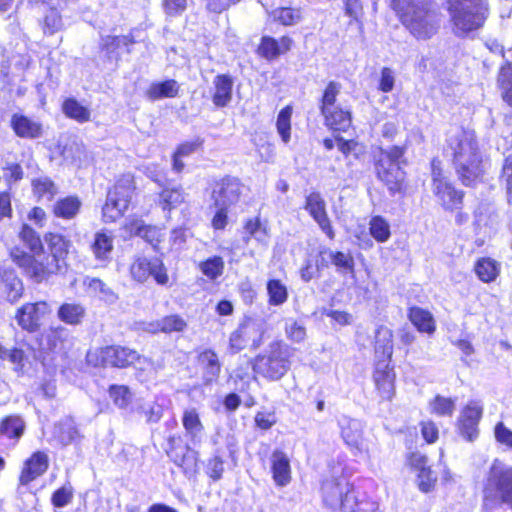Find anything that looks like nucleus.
I'll use <instances>...</instances> for the list:
<instances>
[{"instance_id": "25", "label": "nucleus", "mask_w": 512, "mask_h": 512, "mask_svg": "<svg viewBox=\"0 0 512 512\" xmlns=\"http://www.w3.org/2000/svg\"><path fill=\"white\" fill-rule=\"evenodd\" d=\"M375 357L377 362L389 363L393 354V333L386 326H379L375 332Z\"/></svg>"}, {"instance_id": "46", "label": "nucleus", "mask_w": 512, "mask_h": 512, "mask_svg": "<svg viewBox=\"0 0 512 512\" xmlns=\"http://www.w3.org/2000/svg\"><path fill=\"white\" fill-rule=\"evenodd\" d=\"M20 239L27 245V247L34 253L33 257L41 255L43 252V244L39 235L28 225H23L19 233Z\"/></svg>"}, {"instance_id": "35", "label": "nucleus", "mask_w": 512, "mask_h": 512, "mask_svg": "<svg viewBox=\"0 0 512 512\" xmlns=\"http://www.w3.org/2000/svg\"><path fill=\"white\" fill-rule=\"evenodd\" d=\"M199 362L205 369V379L207 382L216 380L221 371V365L217 354L212 350H205L199 355Z\"/></svg>"}, {"instance_id": "36", "label": "nucleus", "mask_w": 512, "mask_h": 512, "mask_svg": "<svg viewBox=\"0 0 512 512\" xmlns=\"http://www.w3.org/2000/svg\"><path fill=\"white\" fill-rule=\"evenodd\" d=\"M54 437L62 444L68 445L74 442L79 433L72 419H65L54 428Z\"/></svg>"}, {"instance_id": "10", "label": "nucleus", "mask_w": 512, "mask_h": 512, "mask_svg": "<svg viewBox=\"0 0 512 512\" xmlns=\"http://www.w3.org/2000/svg\"><path fill=\"white\" fill-rule=\"evenodd\" d=\"M51 311V306L46 301L25 303L16 310L15 320L23 330L32 333L40 328Z\"/></svg>"}, {"instance_id": "62", "label": "nucleus", "mask_w": 512, "mask_h": 512, "mask_svg": "<svg viewBox=\"0 0 512 512\" xmlns=\"http://www.w3.org/2000/svg\"><path fill=\"white\" fill-rule=\"evenodd\" d=\"M395 77L393 71L385 67L381 71V78L379 83V89L382 92H390L394 88Z\"/></svg>"}, {"instance_id": "45", "label": "nucleus", "mask_w": 512, "mask_h": 512, "mask_svg": "<svg viewBox=\"0 0 512 512\" xmlns=\"http://www.w3.org/2000/svg\"><path fill=\"white\" fill-rule=\"evenodd\" d=\"M84 283L91 292L97 294L102 300L108 303H114L117 300V295L102 280L87 278Z\"/></svg>"}, {"instance_id": "24", "label": "nucleus", "mask_w": 512, "mask_h": 512, "mask_svg": "<svg viewBox=\"0 0 512 512\" xmlns=\"http://www.w3.org/2000/svg\"><path fill=\"white\" fill-rule=\"evenodd\" d=\"M273 480L277 486L284 487L291 481L290 459L281 450L273 451L270 457Z\"/></svg>"}, {"instance_id": "53", "label": "nucleus", "mask_w": 512, "mask_h": 512, "mask_svg": "<svg viewBox=\"0 0 512 512\" xmlns=\"http://www.w3.org/2000/svg\"><path fill=\"white\" fill-rule=\"evenodd\" d=\"M200 270L210 279H216L224 270V261L221 257L215 256L200 263Z\"/></svg>"}, {"instance_id": "63", "label": "nucleus", "mask_w": 512, "mask_h": 512, "mask_svg": "<svg viewBox=\"0 0 512 512\" xmlns=\"http://www.w3.org/2000/svg\"><path fill=\"white\" fill-rule=\"evenodd\" d=\"M421 433L427 443H434L438 439V428L432 421H424L421 423Z\"/></svg>"}, {"instance_id": "26", "label": "nucleus", "mask_w": 512, "mask_h": 512, "mask_svg": "<svg viewBox=\"0 0 512 512\" xmlns=\"http://www.w3.org/2000/svg\"><path fill=\"white\" fill-rule=\"evenodd\" d=\"M411 465L417 470V483L422 492L431 491L436 483V476L427 466V458L421 454L414 453L411 456Z\"/></svg>"}, {"instance_id": "7", "label": "nucleus", "mask_w": 512, "mask_h": 512, "mask_svg": "<svg viewBox=\"0 0 512 512\" xmlns=\"http://www.w3.org/2000/svg\"><path fill=\"white\" fill-rule=\"evenodd\" d=\"M403 156V148L394 146L389 150H383L377 164V174L385 183L391 193L402 190L405 173L400 166Z\"/></svg>"}, {"instance_id": "59", "label": "nucleus", "mask_w": 512, "mask_h": 512, "mask_svg": "<svg viewBox=\"0 0 512 512\" xmlns=\"http://www.w3.org/2000/svg\"><path fill=\"white\" fill-rule=\"evenodd\" d=\"M224 472V462L221 457L214 456L207 463V474L214 481L219 480Z\"/></svg>"}, {"instance_id": "44", "label": "nucleus", "mask_w": 512, "mask_h": 512, "mask_svg": "<svg viewBox=\"0 0 512 512\" xmlns=\"http://www.w3.org/2000/svg\"><path fill=\"white\" fill-rule=\"evenodd\" d=\"M62 109L66 116L78 122H85L90 118V111L73 98L65 100Z\"/></svg>"}, {"instance_id": "34", "label": "nucleus", "mask_w": 512, "mask_h": 512, "mask_svg": "<svg viewBox=\"0 0 512 512\" xmlns=\"http://www.w3.org/2000/svg\"><path fill=\"white\" fill-rule=\"evenodd\" d=\"M244 229L246 233L244 241L246 243L250 238H253L265 246L268 244L270 238L268 226L267 224L262 223L258 217L249 219L246 222Z\"/></svg>"}, {"instance_id": "64", "label": "nucleus", "mask_w": 512, "mask_h": 512, "mask_svg": "<svg viewBox=\"0 0 512 512\" xmlns=\"http://www.w3.org/2000/svg\"><path fill=\"white\" fill-rule=\"evenodd\" d=\"M502 175L506 179L509 201L512 202V154L505 159Z\"/></svg>"}, {"instance_id": "1", "label": "nucleus", "mask_w": 512, "mask_h": 512, "mask_svg": "<svg viewBox=\"0 0 512 512\" xmlns=\"http://www.w3.org/2000/svg\"><path fill=\"white\" fill-rule=\"evenodd\" d=\"M44 240L48 246L49 255H44L42 252L41 255L32 257L24 252L12 253L14 261L37 282L66 267V258L71 247V241L58 233H46Z\"/></svg>"}, {"instance_id": "56", "label": "nucleus", "mask_w": 512, "mask_h": 512, "mask_svg": "<svg viewBox=\"0 0 512 512\" xmlns=\"http://www.w3.org/2000/svg\"><path fill=\"white\" fill-rule=\"evenodd\" d=\"M274 20L280 22L283 25H294L300 18V12L292 8H279L273 11Z\"/></svg>"}, {"instance_id": "39", "label": "nucleus", "mask_w": 512, "mask_h": 512, "mask_svg": "<svg viewBox=\"0 0 512 512\" xmlns=\"http://www.w3.org/2000/svg\"><path fill=\"white\" fill-rule=\"evenodd\" d=\"M340 90L341 85L335 81L329 82L328 85L326 86L320 106L321 113L324 116V118L331 119L330 110L333 108H337L335 106V102L338 94L340 93Z\"/></svg>"}, {"instance_id": "18", "label": "nucleus", "mask_w": 512, "mask_h": 512, "mask_svg": "<svg viewBox=\"0 0 512 512\" xmlns=\"http://www.w3.org/2000/svg\"><path fill=\"white\" fill-rule=\"evenodd\" d=\"M242 184L236 178H224L218 182L212 192L214 206L230 207L237 203L242 193Z\"/></svg>"}, {"instance_id": "22", "label": "nucleus", "mask_w": 512, "mask_h": 512, "mask_svg": "<svg viewBox=\"0 0 512 512\" xmlns=\"http://www.w3.org/2000/svg\"><path fill=\"white\" fill-rule=\"evenodd\" d=\"M49 466V459L45 452L37 451L28 458L22 469L19 480L23 485H27L46 472Z\"/></svg>"}, {"instance_id": "8", "label": "nucleus", "mask_w": 512, "mask_h": 512, "mask_svg": "<svg viewBox=\"0 0 512 512\" xmlns=\"http://www.w3.org/2000/svg\"><path fill=\"white\" fill-rule=\"evenodd\" d=\"M134 189V182L130 176H125L115 184L102 208L105 222H114L124 214L129 207Z\"/></svg>"}, {"instance_id": "19", "label": "nucleus", "mask_w": 512, "mask_h": 512, "mask_svg": "<svg viewBox=\"0 0 512 512\" xmlns=\"http://www.w3.org/2000/svg\"><path fill=\"white\" fill-rule=\"evenodd\" d=\"M395 372L389 363L376 362L373 380L378 395L383 400H391L395 394Z\"/></svg>"}, {"instance_id": "55", "label": "nucleus", "mask_w": 512, "mask_h": 512, "mask_svg": "<svg viewBox=\"0 0 512 512\" xmlns=\"http://www.w3.org/2000/svg\"><path fill=\"white\" fill-rule=\"evenodd\" d=\"M330 118H324L325 124L333 128L334 126H340V128L348 127L351 124V113L341 108H333L330 110Z\"/></svg>"}, {"instance_id": "48", "label": "nucleus", "mask_w": 512, "mask_h": 512, "mask_svg": "<svg viewBox=\"0 0 512 512\" xmlns=\"http://www.w3.org/2000/svg\"><path fill=\"white\" fill-rule=\"evenodd\" d=\"M109 396L113 403L120 409L128 407L132 401V393L124 385H112L109 388Z\"/></svg>"}, {"instance_id": "61", "label": "nucleus", "mask_w": 512, "mask_h": 512, "mask_svg": "<svg viewBox=\"0 0 512 512\" xmlns=\"http://www.w3.org/2000/svg\"><path fill=\"white\" fill-rule=\"evenodd\" d=\"M324 145L329 150L337 147L343 153H348L354 149L356 143L353 140H344L341 137H336L334 140L325 139Z\"/></svg>"}, {"instance_id": "52", "label": "nucleus", "mask_w": 512, "mask_h": 512, "mask_svg": "<svg viewBox=\"0 0 512 512\" xmlns=\"http://www.w3.org/2000/svg\"><path fill=\"white\" fill-rule=\"evenodd\" d=\"M4 286L9 302L14 303L21 298L24 288L22 281L18 277L12 274L7 275L4 280Z\"/></svg>"}, {"instance_id": "28", "label": "nucleus", "mask_w": 512, "mask_h": 512, "mask_svg": "<svg viewBox=\"0 0 512 512\" xmlns=\"http://www.w3.org/2000/svg\"><path fill=\"white\" fill-rule=\"evenodd\" d=\"M182 424L186 431V435L190 438V442L193 445L199 444L201 442L204 427L195 408L186 409L184 411Z\"/></svg>"}, {"instance_id": "40", "label": "nucleus", "mask_w": 512, "mask_h": 512, "mask_svg": "<svg viewBox=\"0 0 512 512\" xmlns=\"http://www.w3.org/2000/svg\"><path fill=\"white\" fill-rule=\"evenodd\" d=\"M268 302L272 306L283 305L288 299V290L280 280L272 279L267 283Z\"/></svg>"}, {"instance_id": "57", "label": "nucleus", "mask_w": 512, "mask_h": 512, "mask_svg": "<svg viewBox=\"0 0 512 512\" xmlns=\"http://www.w3.org/2000/svg\"><path fill=\"white\" fill-rule=\"evenodd\" d=\"M73 498V488L70 485L63 486L56 490L52 497L51 502L57 508L67 506Z\"/></svg>"}, {"instance_id": "47", "label": "nucleus", "mask_w": 512, "mask_h": 512, "mask_svg": "<svg viewBox=\"0 0 512 512\" xmlns=\"http://www.w3.org/2000/svg\"><path fill=\"white\" fill-rule=\"evenodd\" d=\"M33 191L39 199H46L50 201L56 194L57 188L54 183L46 177H41L33 180Z\"/></svg>"}, {"instance_id": "50", "label": "nucleus", "mask_w": 512, "mask_h": 512, "mask_svg": "<svg viewBox=\"0 0 512 512\" xmlns=\"http://www.w3.org/2000/svg\"><path fill=\"white\" fill-rule=\"evenodd\" d=\"M326 253H328L331 263L339 270L345 272H353L354 258L350 253L332 250H328Z\"/></svg>"}, {"instance_id": "6", "label": "nucleus", "mask_w": 512, "mask_h": 512, "mask_svg": "<svg viewBox=\"0 0 512 512\" xmlns=\"http://www.w3.org/2000/svg\"><path fill=\"white\" fill-rule=\"evenodd\" d=\"M290 347L282 341L272 342L267 351L257 356L254 370L270 380H279L290 368Z\"/></svg>"}, {"instance_id": "12", "label": "nucleus", "mask_w": 512, "mask_h": 512, "mask_svg": "<svg viewBox=\"0 0 512 512\" xmlns=\"http://www.w3.org/2000/svg\"><path fill=\"white\" fill-rule=\"evenodd\" d=\"M483 415V405L477 400L469 401L460 411L457 430L467 441H474L479 435L478 425Z\"/></svg>"}, {"instance_id": "3", "label": "nucleus", "mask_w": 512, "mask_h": 512, "mask_svg": "<svg viewBox=\"0 0 512 512\" xmlns=\"http://www.w3.org/2000/svg\"><path fill=\"white\" fill-rule=\"evenodd\" d=\"M393 6L415 37L427 39L436 33L438 20L428 0H393Z\"/></svg>"}, {"instance_id": "21", "label": "nucleus", "mask_w": 512, "mask_h": 512, "mask_svg": "<svg viewBox=\"0 0 512 512\" xmlns=\"http://www.w3.org/2000/svg\"><path fill=\"white\" fill-rule=\"evenodd\" d=\"M114 248L113 235L107 230H100L94 234L90 244V250L95 260L101 266H106L111 261V254Z\"/></svg>"}, {"instance_id": "41", "label": "nucleus", "mask_w": 512, "mask_h": 512, "mask_svg": "<svg viewBox=\"0 0 512 512\" xmlns=\"http://www.w3.org/2000/svg\"><path fill=\"white\" fill-rule=\"evenodd\" d=\"M498 86L501 97L510 107H512V65L503 66L498 76Z\"/></svg>"}, {"instance_id": "16", "label": "nucleus", "mask_w": 512, "mask_h": 512, "mask_svg": "<svg viewBox=\"0 0 512 512\" xmlns=\"http://www.w3.org/2000/svg\"><path fill=\"white\" fill-rule=\"evenodd\" d=\"M339 427L342 440L354 454L367 450L364 426L361 421L342 417L339 421Z\"/></svg>"}, {"instance_id": "60", "label": "nucleus", "mask_w": 512, "mask_h": 512, "mask_svg": "<svg viewBox=\"0 0 512 512\" xmlns=\"http://www.w3.org/2000/svg\"><path fill=\"white\" fill-rule=\"evenodd\" d=\"M140 170L155 182H160L164 176V169L158 163H145L141 165Z\"/></svg>"}, {"instance_id": "33", "label": "nucleus", "mask_w": 512, "mask_h": 512, "mask_svg": "<svg viewBox=\"0 0 512 512\" xmlns=\"http://www.w3.org/2000/svg\"><path fill=\"white\" fill-rule=\"evenodd\" d=\"M85 308L78 303H64L57 312L58 318L68 325H79L85 317Z\"/></svg>"}, {"instance_id": "54", "label": "nucleus", "mask_w": 512, "mask_h": 512, "mask_svg": "<svg viewBox=\"0 0 512 512\" xmlns=\"http://www.w3.org/2000/svg\"><path fill=\"white\" fill-rule=\"evenodd\" d=\"M162 333L184 332L188 326L187 321L178 314L161 318Z\"/></svg>"}, {"instance_id": "5", "label": "nucleus", "mask_w": 512, "mask_h": 512, "mask_svg": "<svg viewBox=\"0 0 512 512\" xmlns=\"http://www.w3.org/2000/svg\"><path fill=\"white\" fill-rule=\"evenodd\" d=\"M89 363L95 366H112L118 368H125L130 365H136V368L142 371H149L156 373L154 363L140 355L136 350L123 346H106L102 347L95 352L87 354Z\"/></svg>"}, {"instance_id": "37", "label": "nucleus", "mask_w": 512, "mask_h": 512, "mask_svg": "<svg viewBox=\"0 0 512 512\" xmlns=\"http://www.w3.org/2000/svg\"><path fill=\"white\" fill-rule=\"evenodd\" d=\"M500 271L499 264L491 258H482L475 265V272L479 279L489 283L496 279Z\"/></svg>"}, {"instance_id": "38", "label": "nucleus", "mask_w": 512, "mask_h": 512, "mask_svg": "<svg viewBox=\"0 0 512 512\" xmlns=\"http://www.w3.org/2000/svg\"><path fill=\"white\" fill-rule=\"evenodd\" d=\"M186 194L181 187L163 189L159 196V204L163 210L176 208L185 201Z\"/></svg>"}, {"instance_id": "14", "label": "nucleus", "mask_w": 512, "mask_h": 512, "mask_svg": "<svg viewBox=\"0 0 512 512\" xmlns=\"http://www.w3.org/2000/svg\"><path fill=\"white\" fill-rule=\"evenodd\" d=\"M304 209L317 223L321 231L331 240L335 238V231L327 213L326 201L319 192L313 191L306 195Z\"/></svg>"}, {"instance_id": "15", "label": "nucleus", "mask_w": 512, "mask_h": 512, "mask_svg": "<svg viewBox=\"0 0 512 512\" xmlns=\"http://www.w3.org/2000/svg\"><path fill=\"white\" fill-rule=\"evenodd\" d=\"M433 192L441 205L446 209H455L462 203L463 194L445 179L441 170L432 163Z\"/></svg>"}, {"instance_id": "4", "label": "nucleus", "mask_w": 512, "mask_h": 512, "mask_svg": "<svg viewBox=\"0 0 512 512\" xmlns=\"http://www.w3.org/2000/svg\"><path fill=\"white\" fill-rule=\"evenodd\" d=\"M322 491L323 502L332 512H379L374 503L358 502L346 481L327 480Z\"/></svg>"}, {"instance_id": "58", "label": "nucleus", "mask_w": 512, "mask_h": 512, "mask_svg": "<svg viewBox=\"0 0 512 512\" xmlns=\"http://www.w3.org/2000/svg\"><path fill=\"white\" fill-rule=\"evenodd\" d=\"M494 436L496 441L512 449V430H510L503 422H499L495 425Z\"/></svg>"}, {"instance_id": "17", "label": "nucleus", "mask_w": 512, "mask_h": 512, "mask_svg": "<svg viewBox=\"0 0 512 512\" xmlns=\"http://www.w3.org/2000/svg\"><path fill=\"white\" fill-rule=\"evenodd\" d=\"M26 424L19 415H9L0 420V451L15 447L23 436Z\"/></svg>"}, {"instance_id": "43", "label": "nucleus", "mask_w": 512, "mask_h": 512, "mask_svg": "<svg viewBox=\"0 0 512 512\" xmlns=\"http://www.w3.org/2000/svg\"><path fill=\"white\" fill-rule=\"evenodd\" d=\"M456 401L452 398L437 395L429 403L430 412L437 416L451 417L455 411Z\"/></svg>"}, {"instance_id": "20", "label": "nucleus", "mask_w": 512, "mask_h": 512, "mask_svg": "<svg viewBox=\"0 0 512 512\" xmlns=\"http://www.w3.org/2000/svg\"><path fill=\"white\" fill-rule=\"evenodd\" d=\"M229 341L234 352L242 350L249 343L258 346L261 342L260 327L254 321H246L231 334Z\"/></svg>"}, {"instance_id": "51", "label": "nucleus", "mask_w": 512, "mask_h": 512, "mask_svg": "<svg viewBox=\"0 0 512 512\" xmlns=\"http://www.w3.org/2000/svg\"><path fill=\"white\" fill-rule=\"evenodd\" d=\"M285 335L290 341L301 343L306 339V328L302 323L290 318L285 321Z\"/></svg>"}, {"instance_id": "11", "label": "nucleus", "mask_w": 512, "mask_h": 512, "mask_svg": "<svg viewBox=\"0 0 512 512\" xmlns=\"http://www.w3.org/2000/svg\"><path fill=\"white\" fill-rule=\"evenodd\" d=\"M455 33L465 35L470 31L480 28L486 19V8H473L450 6Z\"/></svg>"}, {"instance_id": "32", "label": "nucleus", "mask_w": 512, "mask_h": 512, "mask_svg": "<svg viewBox=\"0 0 512 512\" xmlns=\"http://www.w3.org/2000/svg\"><path fill=\"white\" fill-rule=\"evenodd\" d=\"M408 317L420 332L432 334L435 331V321L429 311L420 307H412Z\"/></svg>"}, {"instance_id": "42", "label": "nucleus", "mask_w": 512, "mask_h": 512, "mask_svg": "<svg viewBox=\"0 0 512 512\" xmlns=\"http://www.w3.org/2000/svg\"><path fill=\"white\" fill-rule=\"evenodd\" d=\"M371 236L380 243L388 241L391 236L389 223L381 216H374L369 222Z\"/></svg>"}, {"instance_id": "2", "label": "nucleus", "mask_w": 512, "mask_h": 512, "mask_svg": "<svg viewBox=\"0 0 512 512\" xmlns=\"http://www.w3.org/2000/svg\"><path fill=\"white\" fill-rule=\"evenodd\" d=\"M450 146L454 151V164L462 183L466 186L476 184L485 172V163L473 130H459Z\"/></svg>"}, {"instance_id": "13", "label": "nucleus", "mask_w": 512, "mask_h": 512, "mask_svg": "<svg viewBox=\"0 0 512 512\" xmlns=\"http://www.w3.org/2000/svg\"><path fill=\"white\" fill-rule=\"evenodd\" d=\"M130 273L138 282H145L152 276L158 284L164 285L169 279L162 261L158 258H136L131 264Z\"/></svg>"}, {"instance_id": "9", "label": "nucleus", "mask_w": 512, "mask_h": 512, "mask_svg": "<svg viewBox=\"0 0 512 512\" xmlns=\"http://www.w3.org/2000/svg\"><path fill=\"white\" fill-rule=\"evenodd\" d=\"M492 496L512 506V467L501 463L493 464L485 489V498Z\"/></svg>"}, {"instance_id": "27", "label": "nucleus", "mask_w": 512, "mask_h": 512, "mask_svg": "<svg viewBox=\"0 0 512 512\" xmlns=\"http://www.w3.org/2000/svg\"><path fill=\"white\" fill-rule=\"evenodd\" d=\"M125 230L130 235H137L145 239L154 248H157L161 240V230L154 226H147L141 219H129L125 224Z\"/></svg>"}, {"instance_id": "49", "label": "nucleus", "mask_w": 512, "mask_h": 512, "mask_svg": "<svg viewBox=\"0 0 512 512\" xmlns=\"http://www.w3.org/2000/svg\"><path fill=\"white\" fill-rule=\"evenodd\" d=\"M64 26L60 10L49 8L43 19V31L45 34L52 35L60 31Z\"/></svg>"}, {"instance_id": "31", "label": "nucleus", "mask_w": 512, "mask_h": 512, "mask_svg": "<svg viewBox=\"0 0 512 512\" xmlns=\"http://www.w3.org/2000/svg\"><path fill=\"white\" fill-rule=\"evenodd\" d=\"M81 201L76 196H67L59 199L53 206L56 217L70 220L77 216L81 208Z\"/></svg>"}, {"instance_id": "23", "label": "nucleus", "mask_w": 512, "mask_h": 512, "mask_svg": "<svg viewBox=\"0 0 512 512\" xmlns=\"http://www.w3.org/2000/svg\"><path fill=\"white\" fill-rule=\"evenodd\" d=\"M292 39L283 36L280 39L264 36L258 46L257 53L266 60H274L287 53L292 46Z\"/></svg>"}, {"instance_id": "29", "label": "nucleus", "mask_w": 512, "mask_h": 512, "mask_svg": "<svg viewBox=\"0 0 512 512\" xmlns=\"http://www.w3.org/2000/svg\"><path fill=\"white\" fill-rule=\"evenodd\" d=\"M213 103L218 107L226 106L232 98L233 79L226 74L214 78Z\"/></svg>"}, {"instance_id": "30", "label": "nucleus", "mask_w": 512, "mask_h": 512, "mask_svg": "<svg viewBox=\"0 0 512 512\" xmlns=\"http://www.w3.org/2000/svg\"><path fill=\"white\" fill-rule=\"evenodd\" d=\"M179 85L173 80H166L163 82L152 83L145 92V95L150 100H159L163 98H173L178 95Z\"/></svg>"}]
</instances>
